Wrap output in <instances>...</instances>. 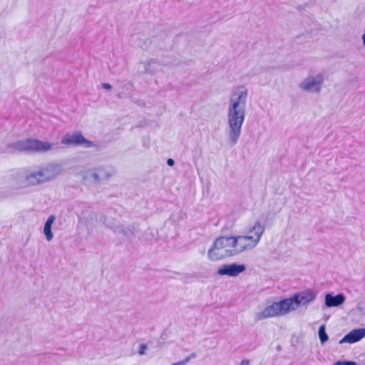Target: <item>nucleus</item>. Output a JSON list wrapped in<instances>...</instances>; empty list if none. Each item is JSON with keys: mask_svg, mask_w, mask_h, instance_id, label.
Listing matches in <instances>:
<instances>
[{"mask_svg": "<svg viewBox=\"0 0 365 365\" xmlns=\"http://www.w3.org/2000/svg\"><path fill=\"white\" fill-rule=\"evenodd\" d=\"M187 364V359H183L180 361L173 363L172 365H186Z\"/></svg>", "mask_w": 365, "mask_h": 365, "instance_id": "obj_23", "label": "nucleus"}, {"mask_svg": "<svg viewBox=\"0 0 365 365\" xmlns=\"http://www.w3.org/2000/svg\"><path fill=\"white\" fill-rule=\"evenodd\" d=\"M250 360L248 359H243L241 363H240V365H250Z\"/></svg>", "mask_w": 365, "mask_h": 365, "instance_id": "obj_26", "label": "nucleus"}, {"mask_svg": "<svg viewBox=\"0 0 365 365\" xmlns=\"http://www.w3.org/2000/svg\"><path fill=\"white\" fill-rule=\"evenodd\" d=\"M346 297L343 294H338L333 296L329 293L325 295L324 304L327 307H339L345 302Z\"/></svg>", "mask_w": 365, "mask_h": 365, "instance_id": "obj_12", "label": "nucleus"}, {"mask_svg": "<svg viewBox=\"0 0 365 365\" xmlns=\"http://www.w3.org/2000/svg\"><path fill=\"white\" fill-rule=\"evenodd\" d=\"M246 269L244 264H225L220 266L217 270L219 275H227L230 277H237Z\"/></svg>", "mask_w": 365, "mask_h": 365, "instance_id": "obj_9", "label": "nucleus"}, {"mask_svg": "<svg viewBox=\"0 0 365 365\" xmlns=\"http://www.w3.org/2000/svg\"><path fill=\"white\" fill-rule=\"evenodd\" d=\"M264 230V227L261 225L259 222L257 221L250 229L248 230L246 235H245L246 237H257L255 242V245H257L261 239Z\"/></svg>", "mask_w": 365, "mask_h": 365, "instance_id": "obj_13", "label": "nucleus"}, {"mask_svg": "<svg viewBox=\"0 0 365 365\" xmlns=\"http://www.w3.org/2000/svg\"><path fill=\"white\" fill-rule=\"evenodd\" d=\"M61 143L66 145L86 144V147H89L92 145V143L87 140L80 132L66 134L61 140Z\"/></svg>", "mask_w": 365, "mask_h": 365, "instance_id": "obj_8", "label": "nucleus"}, {"mask_svg": "<svg viewBox=\"0 0 365 365\" xmlns=\"http://www.w3.org/2000/svg\"><path fill=\"white\" fill-rule=\"evenodd\" d=\"M248 91L244 86L232 91L227 106V135L231 145L237 144L245 121Z\"/></svg>", "mask_w": 365, "mask_h": 365, "instance_id": "obj_1", "label": "nucleus"}, {"mask_svg": "<svg viewBox=\"0 0 365 365\" xmlns=\"http://www.w3.org/2000/svg\"><path fill=\"white\" fill-rule=\"evenodd\" d=\"M101 86L103 88L106 90H110L112 88V86L107 83H103L101 84Z\"/></svg>", "mask_w": 365, "mask_h": 365, "instance_id": "obj_22", "label": "nucleus"}, {"mask_svg": "<svg viewBox=\"0 0 365 365\" xmlns=\"http://www.w3.org/2000/svg\"><path fill=\"white\" fill-rule=\"evenodd\" d=\"M316 297V294L310 290L296 293L290 298L274 302L267 306L262 312H257L255 315V319L260 321L270 317L286 315L298 309L299 306L312 302Z\"/></svg>", "mask_w": 365, "mask_h": 365, "instance_id": "obj_2", "label": "nucleus"}, {"mask_svg": "<svg viewBox=\"0 0 365 365\" xmlns=\"http://www.w3.org/2000/svg\"><path fill=\"white\" fill-rule=\"evenodd\" d=\"M162 69V65L158 61L153 59L148 61L140 62L138 64V71L142 73H155Z\"/></svg>", "mask_w": 365, "mask_h": 365, "instance_id": "obj_11", "label": "nucleus"}, {"mask_svg": "<svg viewBox=\"0 0 365 365\" xmlns=\"http://www.w3.org/2000/svg\"><path fill=\"white\" fill-rule=\"evenodd\" d=\"M9 147L14 148L19 151L46 153L53 148V145L48 142L28 138L26 140L17 141L10 145Z\"/></svg>", "mask_w": 365, "mask_h": 365, "instance_id": "obj_4", "label": "nucleus"}, {"mask_svg": "<svg viewBox=\"0 0 365 365\" xmlns=\"http://www.w3.org/2000/svg\"><path fill=\"white\" fill-rule=\"evenodd\" d=\"M24 179L27 185H36L43 183L39 169L27 173Z\"/></svg>", "mask_w": 365, "mask_h": 365, "instance_id": "obj_14", "label": "nucleus"}, {"mask_svg": "<svg viewBox=\"0 0 365 365\" xmlns=\"http://www.w3.org/2000/svg\"><path fill=\"white\" fill-rule=\"evenodd\" d=\"M112 230L115 234L122 235L125 238L131 240L134 236L133 229L130 227H123L121 225L112 227Z\"/></svg>", "mask_w": 365, "mask_h": 365, "instance_id": "obj_16", "label": "nucleus"}, {"mask_svg": "<svg viewBox=\"0 0 365 365\" xmlns=\"http://www.w3.org/2000/svg\"><path fill=\"white\" fill-rule=\"evenodd\" d=\"M146 349H147V346H146L145 344H141V345L140 346V349H139V350H138V353H139V354H140V355H143V354H145V350H146Z\"/></svg>", "mask_w": 365, "mask_h": 365, "instance_id": "obj_21", "label": "nucleus"}, {"mask_svg": "<svg viewBox=\"0 0 365 365\" xmlns=\"http://www.w3.org/2000/svg\"><path fill=\"white\" fill-rule=\"evenodd\" d=\"M196 356H197V355L195 353H192L191 354H190L188 356H187L184 359H187V363H188L192 359H194Z\"/></svg>", "mask_w": 365, "mask_h": 365, "instance_id": "obj_24", "label": "nucleus"}, {"mask_svg": "<svg viewBox=\"0 0 365 365\" xmlns=\"http://www.w3.org/2000/svg\"><path fill=\"white\" fill-rule=\"evenodd\" d=\"M96 171L98 175V182H99L101 180H108L115 173L112 168L103 166L96 168Z\"/></svg>", "mask_w": 365, "mask_h": 365, "instance_id": "obj_15", "label": "nucleus"}, {"mask_svg": "<svg viewBox=\"0 0 365 365\" xmlns=\"http://www.w3.org/2000/svg\"><path fill=\"white\" fill-rule=\"evenodd\" d=\"M334 365H357L355 361H337Z\"/></svg>", "mask_w": 365, "mask_h": 365, "instance_id": "obj_20", "label": "nucleus"}, {"mask_svg": "<svg viewBox=\"0 0 365 365\" xmlns=\"http://www.w3.org/2000/svg\"><path fill=\"white\" fill-rule=\"evenodd\" d=\"M318 335L320 340V342L322 344H324L326 341H328L329 336L326 333V327L325 324H322L319 327L318 330Z\"/></svg>", "mask_w": 365, "mask_h": 365, "instance_id": "obj_19", "label": "nucleus"}, {"mask_svg": "<svg viewBox=\"0 0 365 365\" xmlns=\"http://www.w3.org/2000/svg\"><path fill=\"white\" fill-rule=\"evenodd\" d=\"M256 239L257 237H246L245 235L232 237L236 255L255 248L257 246L255 245Z\"/></svg>", "mask_w": 365, "mask_h": 365, "instance_id": "obj_6", "label": "nucleus"}, {"mask_svg": "<svg viewBox=\"0 0 365 365\" xmlns=\"http://www.w3.org/2000/svg\"><path fill=\"white\" fill-rule=\"evenodd\" d=\"M365 337V329H352L346 334L340 341L339 344L348 343L354 344L359 341Z\"/></svg>", "mask_w": 365, "mask_h": 365, "instance_id": "obj_10", "label": "nucleus"}, {"mask_svg": "<svg viewBox=\"0 0 365 365\" xmlns=\"http://www.w3.org/2000/svg\"><path fill=\"white\" fill-rule=\"evenodd\" d=\"M39 171L43 182H46L53 180L59 175L62 172V167L60 164L50 163L39 168Z\"/></svg>", "mask_w": 365, "mask_h": 365, "instance_id": "obj_7", "label": "nucleus"}, {"mask_svg": "<svg viewBox=\"0 0 365 365\" xmlns=\"http://www.w3.org/2000/svg\"><path fill=\"white\" fill-rule=\"evenodd\" d=\"M324 82V76L322 73L316 75H308L299 84L300 90L313 94L321 93Z\"/></svg>", "mask_w": 365, "mask_h": 365, "instance_id": "obj_5", "label": "nucleus"}, {"mask_svg": "<svg viewBox=\"0 0 365 365\" xmlns=\"http://www.w3.org/2000/svg\"><path fill=\"white\" fill-rule=\"evenodd\" d=\"M236 255L232 237H217L207 251L208 259L218 261L221 259Z\"/></svg>", "mask_w": 365, "mask_h": 365, "instance_id": "obj_3", "label": "nucleus"}, {"mask_svg": "<svg viewBox=\"0 0 365 365\" xmlns=\"http://www.w3.org/2000/svg\"><path fill=\"white\" fill-rule=\"evenodd\" d=\"M82 178L89 182H98V175L96 168L85 170L81 173Z\"/></svg>", "mask_w": 365, "mask_h": 365, "instance_id": "obj_18", "label": "nucleus"}, {"mask_svg": "<svg viewBox=\"0 0 365 365\" xmlns=\"http://www.w3.org/2000/svg\"><path fill=\"white\" fill-rule=\"evenodd\" d=\"M54 220H55V216L51 215L48 217V219L46 220V222L44 225L43 233L45 235L46 239L48 241H51L53 237V235L51 231V226H52V224L53 223Z\"/></svg>", "mask_w": 365, "mask_h": 365, "instance_id": "obj_17", "label": "nucleus"}, {"mask_svg": "<svg viewBox=\"0 0 365 365\" xmlns=\"http://www.w3.org/2000/svg\"><path fill=\"white\" fill-rule=\"evenodd\" d=\"M167 164H168V165H169V166H173V165H174V164H175V161H174V160H173V159H171V158H169V159H168V160H167Z\"/></svg>", "mask_w": 365, "mask_h": 365, "instance_id": "obj_25", "label": "nucleus"}]
</instances>
